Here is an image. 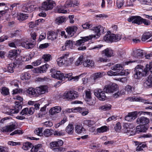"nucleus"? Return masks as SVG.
Masks as SVG:
<instances>
[{
  "instance_id": "a878e982",
  "label": "nucleus",
  "mask_w": 152,
  "mask_h": 152,
  "mask_svg": "<svg viewBox=\"0 0 152 152\" xmlns=\"http://www.w3.org/2000/svg\"><path fill=\"white\" fill-rule=\"evenodd\" d=\"M57 34L54 31H49L48 34V39L54 40L56 39Z\"/></svg>"
},
{
  "instance_id": "0eeeda50",
  "label": "nucleus",
  "mask_w": 152,
  "mask_h": 152,
  "mask_svg": "<svg viewBox=\"0 0 152 152\" xmlns=\"http://www.w3.org/2000/svg\"><path fill=\"white\" fill-rule=\"evenodd\" d=\"M118 86L115 83H113L111 85H106L104 88V91L107 93H112L117 91L118 90Z\"/></svg>"
},
{
  "instance_id": "09e8293b",
  "label": "nucleus",
  "mask_w": 152,
  "mask_h": 152,
  "mask_svg": "<svg viewBox=\"0 0 152 152\" xmlns=\"http://www.w3.org/2000/svg\"><path fill=\"white\" fill-rule=\"evenodd\" d=\"M86 94L85 99H89L91 97V91L90 89H88L86 90L85 91Z\"/></svg>"
},
{
  "instance_id": "7c9ffc66",
  "label": "nucleus",
  "mask_w": 152,
  "mask_h": 152,
  "mask_svg": "<svg viewBox=\"0 0 152 152\" xmlns=\"http://www.w3.org/2000/svg\"><path fill=\"white\" fill-rule=\"evenodd\" d=\"M28 17V15L27 14L23 13H20L17 16V19L20 21L24 20L27 19Z\"/></svg>"
},
{
  "instance_id": "72a5a7b5",
  "label": "nucleus",
  "mask_w": 152,
  "mask_h": 152,
  "mask_svg": "<svg viewBox=\"0 0 152 152\" xmlns=\"http://www.w3.org/2000/svg\"><path fill=\"white\" fill-rule=\"evenodd\" d=\"M108 129V128L107 126H104L97 128L96 129V131L97 132L103 133L107 131Z\"/></svg>"
},
{
  "instance_id": "8fccbe9b",
  "label": "nucleus",
  "mask_w": 152,
  "mask_h": 152,
  "mask_svg": "<svg viewBox=\"0 0 152 152\" xmlns=\"http://www.w3.org/2000/svg\"><path fill=\"white\" fill-rule=\"evenodd\" d=\"M79 108L82 109H80V111L78 112L81 113V114L83 115H86L89 112L88 109H85L84 108Z\"/></svg>"
},
{
  "instance_id": "3c124183",
  "label": "nucleus",
  "mask_w": 152,
  "mask_h": 152,
  "mask_svg": "<svg viewBox=\"0 0 152 152\" xmlns=\"http://www.w3.org/2000/svg\"><path fill=\"white\" fill-rule=\"evenodd\" d=\"M1 94L5 95H7L9 94L8 89L6 87H3L1 92Z\"/></svg>"
},
{
  "instance_id": "774afa93",
  "label": "nucleus",
  "mask_w": 152,
  "mask_h": 152,
  "mask_svg": "<svg viewBox=\"0 0 152 152\" xmlns=\"http://www.w3.org/2000/svg\"><path fill=\"white\" fill-rule=\"evenodd\" d=\"M125 89L128 93H130L132 91V88L129 85H127L126 86Z\"/></svg>"
},
{
  "instance_id": "603ef678",
  "label": "nucleus",
  "mask_w": 152,
  "mask_h": 152,
  "mask_svg": "<svg viewBox=\"0 0 152 152\" xmlns=\"http://www.w3.org/2000/svg\"><path fill=\"white\" fill-rule=\"evenodd\" d=\"M42 133L44 136L46 137H48L52 134V132L48 129L45 130Z\"/></svg>"
},
{
  "instance_id": "864d4df0",
  "label": "nucleus",
  "mask_w": 152,
  "mask_h": 152,
  "mask_svg": "<svg viewBox=\"0 0 152 152\" xmlns=\"http://www.w3.org/2000/svg\"><path fill=\"white\" fill-rule=\"evenodd\" d=\"M124 3V0H117L116 2V5L118 8H121Z\"/></svg>"
},
{
  "instance_id": "9b49d317",
  "label": "nucleus",
  "mask_w": 152,
  "mask_h": 152,
  "mask_svg": "<svg viewBox=\"0 0 152 152\" xmlns=\"http://www.w3.org/2000/svg\"><path fill=\"white\" fill-rule=\"evenodd\" d=\"M22 106L21 104H16L13 108L10 109L7 114L10 115H12L13 114L17 113L22 109Z\"/></svg>"
},
{
  "instance_id": "5fc2aeb1",
  "label": "nucleus",
  "mask_w": 152,
  "mask_h": 152,
  "mask_svg": "<svg viewBox=\"0 0 152 152\" xmlns=\"http://www.w3.org/2000/svg\"><path fill=\"white\" fill-rule=\"evenodd\" d=\"M82 26L84 29H88L92 27V25L89 23L87 22L83 24Z\"/></svg>"
},
{
  "instance_id": "aec40b11",
  "label": "nucleus",
  "mask_w": 152,
  "mask_h": 152,
  "mask_svg": "<svg viewBox=\"0 0 152 152\" xmlns=\"http://www.w3.org/2000/svg\"><path fill=\"white\" fill-rule=\"evenodd\" d=\"M94 62L92 60L86 58L83 62V65L84 67H92L94 66Z\"/></svg>"
},
{
  "instance_id": "4d7b16f0",
  "label": "nucleus",
  "mask_w": 152,
  "mask_h": 152,
  "mask_svg": "<svg viewBox=\"0 0 152 152\" xmlns=\"http://www.w3.org/2000/svg\"><path fill=\"white\" fill-rule=\"evenodd\" d=\"M83 59V56H81L80 57L77 61L76 63V64L77 66H78L82 63H83L82 61Z\"/></svg>"
},
{
  "instance_id": "4be33fe9",
  "label": "nucleus",
  "mask_w": 152,
  "mask_h": 152,
  "mask_svg": "<svg viewBox=\"0 0 152 152\" xmlns=\"http://www.w3.org/2000/svg\"><path fill=\"white\" fill-rule=\"evenodd\" d=\"M104 28L101 26H98L97 27H94L93 30L96 33V35L98 37H99L101 33H103L104 32Z\"/></svg>"
},
{
  "instance_id": "13d9d810",
  "label": "nucleus",
  "mask_w": 152,
  "mask_h": 152,
  "mask_svg": "<svg viewBox=\"0 0 152 152\" xmlns=\"http://www.w3.org/2000/svg\"><path fill=\"white\" fill-rule=\"evenodd\" d=\"M114 129L117 132H119L121 129V126L120 123L119 122L117 123L115 125Z\"/></svg>"
},
{
  "instance_id": "6e6552de",
  "label": "nucleus",
  "mask_w": 152,
  "mask_h": 152,
  "mask_svg": "<svg viewBox=\"0 0 152 152\" xmlns=\"http://www.w3.org/2000/svg\"><path fill=\"white\" fill-rule=\"evenodd\" d=\"M51 73V76L54 78L60 80H63L64 79V74L61 73L60 71H56L55 69H52L50 70Z\"/></svg>"
},
{
  "instance_id": "f257e3e1",
  "label": "nucleus",
  "mask_w": 152,
  "mask_h": 152,
  "mask_svg": "<svg viewBox=\"0 0 152 152\" xmlns=\"http://www.w3.org/2000/svg\"><path fill=\"white\" fill-rule=\"evenodd\" d=\"M149 71L152 73V62L147 64L144 70L142 66H137L134 70V77L135 79H139L142 76H146Z\"/></svg>"
},
{
  "instance_id": "c756f323",
  "label": "nucleus",
  "mask_w": 152,
  "mask_h": 152,
  "mask_svg": "<svg viewBox=\"0 0 152 152\" xmlns=\"http://www.w3.org/2000/svg\"><path fill=\"white\" fill-rule=\"evenodd\" d=\"M75 131L77 134H80L83 131H85V129L81 125H77L75 127Z\"/></svg>"
},
{
  "instance_id": "a19ab883",
  "label": "nucleus",
  "mask_w": 152,
  "mask_h": 152,
  "mask_svg": "<svg viewBox=\"0 0 152 152\" xmlns=\"http://www.w3.org/2000/svg\"><path fill=\"white\" fill-rule=\"evenodd\" d=\"M42 129V128H37L34 131V133L38 136H42L43 135Z\"/></svg>"
},
{
  "instance_id": "338daca9",
  "label": "nucleus",
  "mask_w": 152,
  "mask_h": 152,
  "mask_svg": "<svg viewBox=\"0 0 152 152\" xmlns=\"http://www.w3.org/2000/svg\"><path fill=\"white\" fill-rule=\"evenodd\" d=\"M0 152H9L8 149L6 147L0 146Z\"/></svg>"
},
{
  "instance_id": "69168bd1",
  "label": "nucleus",
  "mask_w": 152,
  "mask_h": 152,
  "mask_svg": "<svg viewBox=\"0 0 152 152\" xmlns=\"http://www.w3.org/2000/svg\"><path fill=\"white\" fill-rule=\"evenodd\" d=\"M129 125L128 124L126 123L124 124V127L125 130L124 131L125 132H129L131 131L130 129H128Z\"/></svg>"
},
{
  "instance_id": "c03bdc74",
  "label": "nucleus",
  "mask_w": 152,
  "mask_h": 152,
  "mask_svg": "<svg viewBox=\"0 0 152 152\" xmlns=\"http://www.w3.org/2000/svg\"><path fill=\"white\" fill-rule=\"evenodd\" d=\"M85 99L87 103L90 105H94L95 103V101L94 99H92V97L89 99Z\"/></svg>"
},
{
  "instance_id": "c9c22d12",
  "label": "nucleus",
  "mask_w": 152,
  "mask_h": 152,
  "mask_svg": "<svg viewBox=\"0 0 152 152\" xmlns=\"http://www.w3.org/2000/svg\"><path fill=\"white\" fill-rule=\"evenodd\" d=\"M74 130V127L72 125L69 124L66 129V132L69 134H72L73 133Z\"/></svg>"
},
{
  "instance_id": "bf43d9fd",
  "label": "nucleus",
  "mask_w": 152,
  "mask_h": 152,
  "mask_svg": "<svg viewBox=\"0 0 152 152\" xmlns=\"http://www.w3.org/2000/svg\"><path fill=\"white\" fill-rule=\"evenodd\" d=\"M50 56H51L50 54H45L42 56V58L44 59L45 61H48L50 60Z\"/></svg>"
},
{
  "instance_id": "2f4dec72",
  "label": "nucleus",
  "mask_w": 152,
  "mask_h": 152,
  "mask_svg": "<svg viewBox=\"0 0 152 152\" xmlns=\"http://www.w3.org/2000/svg\"><path fill=\"white\" fill-rule=\"evenodd\" d=\"M42 145L41 144H38L31 147V152H37L41 148Z\"/></svg>"
},
{
  "instance_id": "6e6d98bb",
  "label": "nucleus",
  "mask_w": 152,
  "mask_h": 152,
  "mask_svg": "<svg viewBox=\"0 0 152 152\" xmlns=\"http://www.w3.org/2000/svg\"><path fill=\"white\" fill-rule=\"evenodd\" d=\"M66 121V118H64L63 119L61 120L59 123L56 124L55 125L56 128H58L61 125L64 124Z\"/></svg>"
},
{
  "instance_id": "49530a36",
  "label": "nucleus",
  "mask_w": 152,
  "mask_h": 152,
  "mask_svg": "<svg viewBox=\"0 0 152 152\" xmlns=\"http://www.w3.org/2000/svg\"><path fill=\"white\" fill-rule=\"evenodd\" d=\"M111 108V105L110 104H104L103 106H100L99 108L101 109L107 110L110 109Z\"/></svg>"
},
{
  "instance_id": "393cba45",
  "label": "nucleus",
  "mask_w": 152,
  "mask_h": 152,
  "mask_svg": "<svg viewBox=\"0 0 152 152\" xmlns=\"http://www.w3.org/2000/svg\"><path fill=\"white\" fill-rule=\"evenodd\" d=\"M61 110L60 106H56L52 107L50 110V113L51 115L59 113Z\"/></svg>"
},
{
  "instance_id": "b1692460",
  "label": "nucleus",
  "mask_w": 152,
  "mask_h": 152,
  "mask_svg": "<svg viewBox=\"0 0 152 152\" xmlns=\"http://www.w3.org/2000/svg\"><path fill=\"white\" fill-rule=\"evenodd\" d=\"M20 53V51L19 50H13L9 52L8 57L10 58H15Z\"/></svg>"
},
{
  "instance_id": "37998d69",
  "label": "nucleus",
  "mask_w": 152,
  "mask_h": 152,
  "mask_svg": "<svg viewBox=\"0 0 152 152\" xmlns=\"http://www.w3.org/2000/svg\"><path fill=\"white\" fill-rule=\"evenodd\" d=\"M66 20V18L64 17L60 16L58 17L56 20V23H61L64 22Z\"/></svg>"
},
{
  "instance_id": "1a4fd4ad",
  "label": "nucleus",
  "mask_w": 152,
  "mask_h": 152,
  "mask_svg": "<svg viewBox=\"0 0 152 152\" xmlns=\"http://www.w3.org/2000/svg\"><path fill=\"white\" fill-rule=\"evenodd\" d=\"M96 37V36L95 35H91L88 36H86L84 37H81V39L77 40L76 41V45L77 46H80L81 45H83L85 42L91 39L93 37Z\"/></svg>"
},
{
  "instance_id": "39448f33",
  "label": "nucleus",
  "mask_w": 152,
  "mask_h": 152,
  "mask_svg": "<svg viewBox=\"0 0 152 152\" xmlns=\"http://www.w3.org/2000/svg\"><path fill=\"white\" fill-rule=\"evenodd\" d=\"M55 6V3L54 1L52 0H47L43 2L42 8L47 11L52 9Z\"/></svg>"
},
{
  "instance_id": "6ab92c4d",
  "label": "nucleus",
  "mask_w": 152,
  "mask_h": 152,
  "mask_svg": "<svg viewBox=\"0 0 152 152\" xmlns=\"http://www.w3.org/2000/svg\"><path fill=\"white\" fill-rule=\"evenodd\" d=\"M143 86L145 88H149L152 87V75H149L147 79L144 81Z\"/></svg>"
},
{
  "instance_id": "412c9836",
  "label": "nucleus",
  "mask_w": 152,
  "mask_h": 152,
  "mask_svg": "<svg viewBox=\"0 0 152 152\" xmlns=\"http://www.w3.org/2000/svg\"><path fill=\"white\" fill-rule=\"evenodd\" d=\"M102 54L103 56H106L107 57H110L113 56V50L109 48H107L103 50Z\"/></svg>"
},
{
  "instance_id": "4c0bfd02",
  "label": "nucleus",
  "mask_w": 152,
  "mask_h": 152,
  "mask_svg": "<svg viewBox=\"0 0 152 152\" xmlns=\"http://www.w3.org/2000/svg\"><path fill=\"white\" fill-rule=\"evenodd\" d=\"M95 124L94 121L90 120H85L83 121V124L89 127H91Z\"/></svg>"
},
{
  "instance_id": "e433bc0d",
  "label": "nucleus",
  "mask_w": 152,
  "mask_h": 152,
  "mask_svg": "<svg viewBox=\"0 0 152 152\" xmlns=\"http://www.w3.org/2000/svg\"><path fill=\"white\" fill-rule=\"evenodd\" d=\"M93 80L95 82V80L98 79L102 77L103 76V73L100 72L94 73L93 75Z\"/></svg>"
},
{
  "instance_id": "f3484780",
  "label": "nucleus",
  "mask_w": 152,
  "mask_h": 152,
  "mask_svg": "<svg viewBox=\"0 0 152 152\" xmlns=\"http://www.w3.org/2000/svg\"><path fill=\"white\" fill-rule=\"evenodd\" d=\"M77 29V27L75 26L69 27L66 29V31L69 37L74 36Z\"/></svg>"
},
{
  "instance_id": "f03ea898",
  "label": "nucleus",
  "mask_w": 152,
  "mask_h": 152,
  "mask_svg": "<svg viewBox=\"0 0 152 152\" xmlns=\"http://www.w3.org/2000/svg\"><path fill=\"white\" fill-rule=\"evenodd\" d=\"M74 58L69 55V54L67 53L63 55L62 56L58 59L57 62L59 66L64 65L67 66L71 65L73 62Z\"/></svg>"
},
{
  "instance_id": "ea45409f",
  "label": "nucleus",
  "mask_w": 152,
  "mask_h": 152,
  "mask_svg": "<svg viewBox=\"0 0 152 152\" xmlns=\"http://www.w3.org/2000/svg\"><path fill=\"white\" fill-rule=\"evenodd\" d=\"M30 77V74L27 72H25L22 74L21 75V78L22 80H28Z\"/></svg>"
},
{
  "instance_id": "2eb2a0df",
  "label": "nucleus",
  "mask_w": 152,
  "mask_h": 152,
  "mask_svg": "<svg viewBox=\"0 0 152 152\" xmlns=\"http://www.w3.org/2000/svg\"><path fill=\"white\" fill-rule=\"evenodd\" d=\"M136 122L138 124L145 126V125L149 123V120L146 117H141L137 118Z\"/></svg>"
},
{
  "instance_id": "680f3d73",
  "label": "nucleus",
  "mask_w": 152,
  "mask_h": 152,
  "mask_svg": "<svg viewBox=\"0 0 152 152\" xmlns=\"http://www.w3.org/2000/svg\"><path fill=\"white\" fill-rule=\"evenodd\" d=\"M71 0H67L66 1L64 4V7L66 8H68L72 7Z\"/></svg>"
},
{
  "instance_id": "f704fd0d",
  "label": "nucleus",
  "mask_w": 152,
  "mask_h": 152,
  "mask_svg": "<svg viewBox=\"0 0 152 152\" xmlns=\"http://www.w3.org/2000/svg\"><path fill=\"white\" fill-rule=\"evenodd\" d=\"M112 70H120L123 69V66L120 64H117L111 67Z\"/></svg>"
},
{
  "instance_id": "58836bf2",
  "label": "nucleus",
  "mask_w": 152,
  "mask_h": 152,
  "mask_svg": "<svg viewBox=\"0 0 152 152\" xmlns=\"http://www.w3.org/2000/svg\"><path fill=\"white\" fill-rule=\"evenodd\" d=\"M15 65L14 63L9 64L7 66L8 72L11 73H13Z\"/></svg>"
},
{
  "instance_id": "f8f14e48",
  "label": "nucleus",
  "mask_w": 152,
  "mask_h": 152,
  "mask_svg": "<svg viewBox=\"0 0 152 152\" xmlns=\"http://www.w3.org/2000/svg\"><path fill=\"white\" fill-rule=\"evenodd\" d=\"M36 91L38 97L39 95L45 94L48 92V87L46 86H42L36 88Z\"/></svg>"
},
{
  "instance_id": "79ce46f5",
  "label": "nucleus",
  "mask_w": 152,
  "mask_h": 152,
  "mask_svg": "<svg viewBox=\"0 0 152 152\" xmlns=\"http://www.w3.org/2000/svg\"><path fill=\"white\" fill-rule=\"evenodd\" d=\"M48 66V64H47L42 66H41L40 67V69L39 70L40 73H43L45 72Z\"/></svg>"
},
{
  "instance_id": "4468645a",
  "label": "nucleus",
  "mask_w": 152,
  "mask_h": 152,
  "mask_svg": "<svg viewBox=\"0 0 152 152\" xmlns=\"http://www.w3.org/2000/svg\"><path fill=\"white\" fill-rule=\"evenodd\" d=\"M138 114V112L137 111L129 113L128 115L125 117V119L127 121H131L137 117Z\"/></svg>"
},
{
  "instance_id": "20e7f679",
  "label": "nucleus",
  "mask_w": 152,
  "mask_h": 152,
  "mask_svg": "<svg viewBox=\"0 0 152 152\" xmlns=\"http://www.w3.org/2000/svg\"><path fill=\"white\" fill-rule=\"evenodd\" d=\"M134 55L135 58H136L137 59H136L134 61H129L126 62H125V64L127 65L130 63L137 62H140V60H138V59H140L142 56H143V54L142 53V50L140 49L136 50L134 51Z\"/></svg>"
},
{
  "instance_id": "9d476101",
  "label": "nucleus",
  "mask_w": 152,
  "mask_h": 152,
  "mask_svg": "<svg viewBox=\"0 0 152 152\" xmlns=\"http://www.w3.org/2000/svg\"><path fill=\"white\" fill-rule=\"evenodd\" d=\"M129 100L131 101H136L141 102L144 104H152V102H150L148 100H145L140 96H133L129 98Z\"/></svg>"
},
{
  "instance_id": "c85d7f7f",
  "label": "nucleus",
  "mask_w": 152,
  "mask_h": 152,
  "mask_svg": "<svg viewBox=\"0 0 152 152\" xmlns=\"http://www.w3.org/2000/svg\"><path fill=\"white\" fill-rule=\"evenodd\" d=\"M22 46L26 48V49H29L33 48L34 46V44L31 43H29L28 41L23 42L21 43Z\"/></svg>"
},
{
  "instance_id": "a18cd8bd",
  "label": "nucleus",
  "mask_w": 152,
  "mask_h": 152,
  "mask_svg": "<svg viewBox=\"0 0 152 152\" xmlns=\"http://www.w3.org/2000/svg\"><path fill=\"white\" fill-rule=\"evenodd\" d=\"M151 36L152 35L149 34L145 33L142 35L141 40L142 41H145L146 40L151 37Z\"/></svg>"
},
{
  "instance_id": "bb28decb",
  "label": "nucleus",
  "mask_w": 152,
  "mask_h": 152,
  "mask_svg": "<svg viewBox=\"0 0 152 152\" xmlns=\"http://www.w3.org/2000/svg\"><path fill=\"white\" fill-rule=\"evenodd\" d=\"M148 129V128L145 126L140 125L137 126L135 131L137 133H139L140 132H145Z\"/></svg>"
},
{
  "instance_id": "5701e85b",
  "label": "nucleus",
  "mask_w": 152,
  "mask_h": 152,
  "mask_svg": "<svg viewBox=\"0 0 152 152\" xmlns=\"http://www.w3.org/2000/svg\"><path fill=\"white\" fill-rule=\"evenodd\" d=\"M27 93L28 95L32 97H37V94L36 91V88H29L27 90Z\"/></svg>"
},
{
  "instance_id": "ddd939ff",
  "label": "nucleus",
  "mask_w": 152,
  "mask_h": 152,
  "mask_svg": "<svg viewBox=\"0 0 152 152\" xmlns=\"http://www.w3.org/2000/svg\"><path fill=\"white\" fill-rule=\"evenodd\" d=\"M142 18L140 16H133L129 18L128 21L129 22H132L133 23H136L138 25L142 24Z\"/></svg>"
},
{
  "instance_id": "dca6fc26",
  "label": "nucleus",
  "mask_w": 152,
  "mask_h": 152,
  "mask_svg": "<svg viewBox=\"0 0 152 152\" xmlns=\"http://www.w3.org/2000/svg\"><path fill=\"white\" fill-rule=\"evenodd\" d=\"M34 112V107H30L29 108L26 107L24 108L20 113V114L23 116H26V115H32Z\"/></svg>"
},
{
  "instance_id": "7ed1b4c3",
  "label": "nucleus",
  "mask_w": 152,
  "mask_h": 152,
  "mask_svg": "<svg viewBox=\"0 0 152 152\" xmlns=\"http://www.w3.org/2000/svg\"><path fill=\"white\" fill-rule=\"evenodd\" d=\"M121 38V36L120 34H106L104 37L103 39L107 42H116L119 41Z\"/></svg>"
},
{
  "instance_id": "a211bd4d",
  "label": "nucleus",
  "mask_w": 152,
  "mask_h": 152,
  "mask_svg": "<svg viewBox=\"0 0 152 152\" xmlns=\"http://www.w3.org/2000/svg\"><path fill=\"white\" fill-rule=\"evenodd\" d=\"M16 128L15 125L12 124L11 125L6 126L2 128L1 130L3 132H11Z\"/></svg>"
},
{
  "instance_id": "473e14b6",
  "label": "nucleus",
  "mask_w": 152,
  "mask_h": 152,
  "mask_svg": "<svg viewBox=\"0 0 152 152\" xmlns=\"http://www.w3.org/2000/svg\"><path fill=\"white\" fill-rule=\"evenodd\" d=\"M32 146V144L29 142H26L23 143L22 148L24 150H28L29 148Z\"/></svg>"
},
{
  "instance_id": "423d86ee",
  "label": "nucleus",
  "mask_w": 152,
  "mask_h": 152,
  "mask_svg": "<svg viewBox=\"0 0 152 152\" xmlns=\"http://www.w3.org/2000/svg\"><path fill=\"white\" fill-rule=\"evenodd\" d=\"M64 96L68 100H72L77 98L79 96V94L76 91H72L65 93Z\"/></svg>"
},
{
  "instance_id": "052dcab7",
  "label": "nucleus",
  "mask_w": 152,
  "mask_h": 152,
  "mask_svg": "<svg viewBox=\"0 0 152 152\" xmlns=\"http://www.w3.org/2000/svg\"><path fill=\"white\" fill-rule=\"evenodd\" d=\"M53 134L54 135L58 136H63L64 135V133L62 130L59 131H56L54 132Z\"/></svg>"
},
{
  "instance_id": "e2e57ef3",
  "label": "nucleus",
  "mask_w": 152,
  "mask_h": 152,
  "mask_svg": "<svg viewBox=\"0 0 152 152\" xmlns=\"http://www.w3.org/2000/svg\"><path fill=\"white\" fill-rule=\"evenodd\" d=\"M8 145L12 146L20 145V142H14L12 141H9L8 142Z\"/></svg>"
},
{
  "instance_id": "0e129e2a",
  "label": "nucleus",
  "mask_w": 152,
  "mask_h": 152,
  "mask_svg": "<svg viewBox=\"0 0 152 152\" xmlns=\"http://www.w3.org/2000/svg\"><path fill=\"white\" fill-rule=\"evenodd\" d=\"M107 75L110 76H115L117 75V72H113L110 70L107 72Z\"/></svg>"
},
{
  "instance_id": "de8ad7c7",
  "label": "nucleus",
  "mask_w": 152,
  "mask_h": 152,
  "mask_svg": "<svg viewBox=\"0 0 152 152\" xmlns=\"http://www.w3.org/2000/svg\"><path fill=\"white\" fill-rule=\"evenodd\" d=\"M80 109H82L80 108L79 107H76L71 109H69L67 110V111L68 113H71V112H77L80 111Z\"/></svg>"
},
{
  "instance_id": "cd10ccee",
  "label": "nucleus",
  "mask_w": 152,
  "mask_h": 152,
  "mask_svg": "<svg viewBox=\"0 0 152 152\" xmlns=\"http://www.w3.org/2000/svg\"><path fill=\"white\" fill-rule=\"evenodd\" d=\"M94 95L97 97L99 98V95L101 94L102 95V97L104 98L105 97V93L104 91L102 90L99 88H97L94 91Z\"/></svg>"
}]
</instances>
